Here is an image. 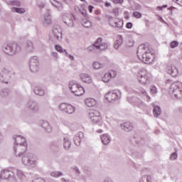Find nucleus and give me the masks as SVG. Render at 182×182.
Segmentation results:
<instances>
[{
  "label": "nucleus",
  "mask_w": 182,
  "mask_h": 182,
  "mask_svg": "<svg viewBox=\"0 0 182 182\" xmlns=\"http://www.w3.org/2000/svg\"><path fill=\"white\" fill-rule=\"evenodd\" d=\"M59 109L62 112L68 113V114H73V113H75L76 111V108L73 105L66 103H61L59 106Z\"/></svg>",
  "instance_id": "9b49d317"
},
{
  "label": "nucleus",
  "mask_w": 182,
  "mask_h": 182,
  "mask_svg": "<svg viewBox=\"0 0 182 182\" xmlns=\"http://www.w3.org/2000/svg\"><path fill=\"white\" fill-rule=\"evenodd\" d=\"M8 5H13V6H21V1L18 0H13L8 2Z\"/></svg>",
  "instance_id": "ea45409f"
},
{
  "label": "nucleus",
  "mask_w": 182,
  "mask_h": 182,
  "mask_svg": "<svg viewBox=\"0 0 182 182\" xmlns=\"http://www.w3.org/2000/svg\"><path fill=\"white\" fill-rule=\"evenodd\" d=\"M150 92L151 95H157V93H159V91L157 90V87L154 85H151L150 87Z\"/></svg>",
  "instance_id": "c03bdc74"
},
{
  "label": "nucleus",
  "mask_w": 182,
  "mask_h": 182,
  "mask_svg": "<svg viewBox=\"0 0 182 182\" xmlns=\"http://www.w3.org/2000/svg\"><path fill=\"white\" fill-rule=\"evenodd\" d=\"M9 95V90L8 89H4L0 92V96L1 97H6Z\"/></svg>",
  "instance_id": "a19ab883"
},
{
  "label": "nucleus",
  "mask_w": 182,
  "mask_h": 182,
  "mask_svg": "<svg viewBox=\"0 0 182 182\" xmlns=\"http://www.w3.org/2000/svg\"><path fill=\"white\" fill-rule=\"evenodd\" d=\"M51 177H54L55 178H58V177H62L63 176V172L62 171H53L50 173Z\"/></svg>",
  "instance_id": "e433bc0d"
},
{
  "label": "nucleus",
  "mask_w": 182,
  "mask_h": 182,
  "mask_svg": "<svg viewBox=\"0 0 182 182\" xmlns=\"http://www.w3.org/2000/svg\"><path fill=\"white\" fill-rule=\"evenodd\" d=\"M15 177V173L9 169H4L1 171L0 178L1 180H12Z\"/></svg>",
  "instance_id": "4468645a"
},
{
  "label": "nucleus",
  "mask_w": 182,
  "mask_h": 182,
  "mask_svg": "<svg viewBox=\"0 0 182 182\" xmlns=\"http://www.w3.org/2000/svg\"><path fill=\"white\" fill-rule=\"evenodd\" d=\"M22 50V48L18 43H10L3 47V52L8 56H15Z\"/></svg>",
  "instance_id": "7ed1b4c3"
},
{
  "label": "nucleus",
  "mask_w": 182,
  "mask_h": 182,
  "mask_svg": "<svg viewBox=\"0 0 182 182\" xmlns=\"http://www.w3.org/2000/svg\"><path fill=\"white\" fill-rule=\"evenodd\" d=\"M41 23L44 26H49L52 24V15H50V10L48 9L41 18Z\"/></svg>",
  "instance_id": "f8f14e48"
},
{
  "label": "nucleus",
  "mask_w": 182,
  "mask_h": 182,
  "mask_svg": "<svg viewBox=\"0 0 182 182\" xmlns=\"http://www.w3.org/2000/svg\"><path fill=\"white\" fill-rule=\"evenodd\" d=\"M63 143L64 149H65V150H69L70 149V146L72 144L70 142V138H69L68 136H64Z\"/></svg>",
  "instance_id": "bb28decb"
},
{
  "label": "nucleus",
  "mask_w": 182,
  "mask_h": 182,
  "mask_svg": "<svg viewBox=\"0 0 182 182\" xmlns=\"http://www.w3.org/2000/svg\"><path fill=\"white\" fill-rule=\"evenodd\" d=\"M68 87L71 93H73L75 96H83L85 95V88L75 80L70 81Z\"/></svg>",
  "instance_id": "423d86ee"
},
{
  "label": "nucleus",
  "mask_w": 182,
  "mask_h": 182,
  "mask_svg": "<svg viewBox=\"0 0 182 182\" xmlns=\"http://www.w3.org/2000/svg\"><path fill=\"white\" fill-rule=\"evenodd\" d=\"M52 56H53V58H56V59H58V58H59V55H58V53H56V52H53V53H52Z\"/></svg>",
  "instance_id": "bf43d9fd"
},
{
  "label": "nucleus",
  "mask_w": 182,
  "mask_h": 182,
  "mask_svg": "<svg viewBox=\"0 0 182 182\" xmlns=\"http://www.w3.org/2000/svg\"><path fill=\"white\" fill-rule=\"evenodd\" d=\"M37 6L38 8L43 9L45 6H46V3L45 1H40L37 2Z\"/></svg>",
  "instance_id": "a18cd8bd"
},
{
  "label": "nucleus",
  "mask_w": 182,
  "mask_h": 182,
  "mask_svg": "<svg viewBox=\"0 0 182 182\" xmlns=\"http://www.w3.org/2000/svg\"><path fill=\"white\" fill-rule=\"evenodd\" d=\"M95 48H96V46L95 45V43H93L87 48V50H89V52H92V50H93Z\"/></svg>",
  "instance_id": "864d4df0"
},
{
  "label": "nucleus",
  "mask_w": 182,
  "mask_h": 182,
  "mask_svg": "<svg viewBox=\"0 0 182 182\" xmlns=\"http://www.w3.org/2000/svg\"><path fill=\"white\" fill-rule=\"evenodd\" d=\"M137 80L141 85H149L151 81V74L144 69L140 70L137 74Z\"/></svg>",
  "instance_id": "39448f33"
},
{
  "label": "nucleus",
  "mask_w": 182,
  "mask_h": 182,
  "mask_svg": "<svg viewBox=\"0 0 182 182\" xmlns=\"http://www.w3.org/2000/svg\"><path fill=\"white\" fill-rule=\"evenodd\" d=\"M63 22L65 23L68 28H73L75 26V16L69 14H65L63 15L62 17Z\"/></svg>",
  "instance_id": "9d476101"
},
{
  "label": "nucleus",
  "mask_w": 182,
  "mask_h": 182,
  "mask_svg": "<svg viewBox=\"0 0 182 182\" xmlns=\"http://www.w3.org/2000/svg\"><path fill=\"white\" fill-rule=\"evenodd\" d=\"M55 49L57 52H59L60 53H66V50L63 49L60 45H55Z\"/></svg>",
  "instance_id": "4c0bfd02"
},
{
  "label": "nucleus",
  "mask_w": 182,
  "mask_h": 182,
  "mask_svg": "<svg viewBox=\"0 0 182 182\" xmlns=\"http://www.w3.org/2000/svg\"><path fill=\"white\" fill-rule=\"evenodd\" d=\"M11 12L14 14H19V15H22L26 12V9L23 8H18V7H12Z\"/></svg>",
  "instance_id": "7c9ffc66"
},
{
  "label": "nucleus",
  "mask_w": 182,
  "mask_h": 182,
  "mask_svg": "<svg viewBox=\"0 0 182 182\" xmlns=\"http://www.w3.org/2000/svg\"><path fill=\"white\" fill-rule=\"evenodd\" d=\"M82 141V139H80L79 137H77L76 135L74 137V143L76 144V146H79L80 144V142Z\"/></svg>",
  "instance_id": "49530a36"
},
{
  "label": "nucleus",
  "mask_w": 182,
  "mask_h": 182,
  "mask_svg": "<svg viewBox=\"0 0 182 182\" xmlns=\"http://www.w3.org/2000/svg\"><path fill=\"white\" fill-rule=\"evenodd\" d=\"M136 53L138 59L143 63H150L153 60V54L150 53L149 46L144 44L139 46Z\"/></svg>",
  "instance_id": "f257e3e1"
},
{
  "label": "nucleus",
  "mask_w": 182,
  "mask_h": 182,
  "mask_svg": "<svg viewBox=\"0 0 182 182\" xmlns=\"http://www.w3.org/2000/svg\"><path fill=\"white\" fill-rule=\"evenodd\" d=\"M114 4H123V0H113Z\"/></svg>",
  "instance_id": "052dcab7"
},
{
  "label": "nucleus",
  "mask_w": 182,
  "mask_h": 182,
  "mask_svg": "<svg viewBox=\"0 0 182 182\" xmlns=\"http://www.w3.org/2000/svg\"><path fill=\"white\" fill-rule=\"evenodd\" d=\"M121 127L124 132H132L133 130V124L131 122H124L121 124Z\"/></svg>",
  "instance_id": "a878e982"
},
{
  "label": "nucleus",
  "mask_w": 182,
  "mask_h": 182,
  "mask_svg": "<svg viewBox=\"0 0 182 182\" xmlns=\"http://www.w3.org/2000/svg\"><path fill=\"white\" fill-rule=\"evenodd\" d=\"M164 8H167V5H164L162 6H158V9H161V10L164 9Z\"/></svg>",
  "instance_id": "e2e57ef3"
},
{
  "label": "nucleus",
  "mask_w": 182,
  "mask_h": 182,
  "mask_svg": "<svg viewBox=\"0 0 182 182\" xmlns=\"http://www.w3.org/2000/svg\"><path fill=\"white\" fill-rule=\"evenodd\" d=\"M34 93L38 96H44L45 90H43V89H42L41 87H35Z\"/></svg>",
  "instance_id": "473e14b6"
},
{
  "label": "nucleus",
  "mask_w": 182,
  "mask_h": 182,
  "mask_svg": "<svg viewBox=\"0 0 182 182\" xmlns=\"http://www.w3.org/2000/svg\"><path fill=\"white\" fill-rule=\"evenodd\" d=\"M117 75V72L116 70H112L109 73H106L102 77V82L105 83H107V82L110 81L112 77H116Z\"/></svg>",
  "instance_id": "aec40b11"
},
{
  "label": "nucleus",
  "mask_w": 182,
  "mask_h": 182,
  "mask_svg": "<svg viewBox=\"0 0 182 182\" xmlns=\"http://www.w3.org/2000/svg\"><path fill=\"white\" fill-rule=\"evenodd\" d=\"M72 168L73 170L75 171V173H77V174H80V171L79 170V168H77V166H74Z\"/></svg>",
  "instance_id": "4d7b16f0"
},
{
  "label": "nucleus",
  "mask_w": 182,
  "mask_h": 182,
  "mask_svg": "<svg viewBox=\"0 0 182 182\" xmlns=\"http://www.w3.org/2000/svg\"><path fill=\"white\" fill-rule=\"evenodd\" d=\"M54 6H55V8H57V9H58V11H62V7L58 6H56V5H54Z\"/></svg>",
  "instance_id": "338daca9"
},
{
  "label": "nucleus",
  "mask_w": 182,
  "mask_h": 182,
  "mask_svg": "<svg viewBox=\"0 0 182 182\" xmlns=\"http://www.w3.org/2000/svg\"><path fill=\"white\" fill-rule=\"evenodd\" d=\"M170 93L175 99L182 98V82L180 81L175 82L171 84L170 88Z\"/></svg>",
  "instance_id": "20e7f679"
},
{
  "label": "nucleus",
  "mask_w": 182,
  "mask_h": 182,
  "mask_svg": "<svg viewBox=\"0 0 182 182\" xmlns=\"http://www.w3.org/2000/svg\"><path fill=\"white\" fill-rule=\"evenodd\" d=\"M136 9L137 11H140V10L141 9V5H137V6H136Z\"/></svg>",
  "instance_id": "0e129e2a"
},
{
  "label": "nucleus",
  "mask_w": 182,
  "mask_h": 182,
  "mask_svg": "<svg viewBox=\"0 0 182 182\" xmlns=\"http://www.w3.org/2000/svg\"><path fill=\"white\" fill-rule=\"evenodd\" d=\"M33 182H45V180L42 178H37L34 179Z\"/></svg>",
  "instance_id": "5fc2aeb1"
},
{
  "label": "nucleus",
  "mask_w": 182,
  "mask_h": 182,
  "mask_svg": "<svg viewBox=\"0 0 182 182\" xmlns=\"http://www.w3.org/2000/svg\"><path fill=\"white\" fill-rule=\"evenodd\" d=\"M61 181H62V182H68L69 181H68V180H66L65 178H61Z\"/></svg>",
  "instance_id": "774afa93"
},
{
  "label": "nucleus",
  "mask_w": 182,
  "mask_h": 182,
  "mask_svg": "<svg viewBox=\"0 0 182 182\" xmlns=\"http://www.w3.org/2000/svg\"><path fill=\"white\" fill-rule=\"evenodd\" d=\"M94 45L95 46V49H97V50H106V48H107V43L103 42L101 38L97 39L94 43Z\"/></svg>",
  "instance_id": "a211bd4d"
},
{
  "label": "nucleus",
  "mask_w": 182,
  "mask_h": 182,
  "mask_svg": "<svg viewBox=\"0 0 182 182\" xmlns=\"http://www.w3.org/2000/svg\"><path fill=\"white\" fill-rule=\"evenodd\" d=\"M154 117H159V114H161V109L159 106H154L153 109Z\"/></svg>",
  "instance_id": "f704fd0d"
},
{
  "label": "nucleus",
  "mask_w": 182,
  "mask_h": 182,
  "mask_svg": "<svg viewBox=\"0 0 182 182\" xmlns=\"http://www.w3.org/2000/svg\"><path fill=\"white\" fill-rule=\"evenodd\" d=\"M167 72L168 75H171L173 77H176L178 75V68L173 64L167 67Z\"/></svg>",
  "instance_id": "412c9836"
},
{
  "label": "nucleus",
  "mask_w": 182,
  "mask_h": 182,
  "mask_svg": "<svg viewBox=\"0 0 182 182\" xmlns=\"http://www.w3.org/2000/svg\"><path fill=\"white\" fill-rule=\"evenodd\" d=\"M120 99H122V92L117 90L109 91L105 95V100L109 103H114Z\"/></svg>",
  "instance_id": "6e6552de"
},
{
  "label": "nucleus",
  "mask_w": 182,
  "mask_h": 182,
  "mask_svg": "<svg viewBox=\"0 0 182 182\" xmlns=\"http://www.w3.org/2000/svg\"><path fill=\"white\" fill-rule=\"evenodd\" d=\"M81 23L84 28H90V26H92V22H90V21L87 20V18H82Z\"/></svg>",
  "instance_id": "c9c22d12"
},
{
  "label": "nucleus",
  "mask_w": 182,
  "mask_h": 182,
  "mask_svg": "<svg viewBox=\"0 0 182 182\" xmlns=\"http://www.w3.org/2000/svg\"><path fill=\"white\" fill-rule=\"evenodd\" d=\"M137 105H138V107H140V109H146V105H145V103L143 102H139V103L137 104Z\"/></svg>",
  "instance_id": "3c124183"
},
{
  "label": "nucleus",
  "mask_w": 182,
  "mask_h": 182,
  "mask_svg": "<svg viewBox=\"0 0 182 182\" xmlns=\"http://www.w3.org/2000/svg\"><path fill=\"white\" fill-rule=\"evenodd\" d=\"M105 68V63H99V61H94L92 63V68L95 70H100V69H103Z\"/></svg>",
  "instance_id": "c756f323"
},
{
  "label": "nucleus",
  "mask_w": 182,
  "mask_h": 182,
  "mask_svg": "<svg viewBox=\"0 0 182 182\" xmlns=\"http://www.w3.org/2000/svg\"><path fill=\"white\" fill-rule=\"evenodd\" d=\"M23 144L21 145H14V154L16 157H21L25 154V151L28 149V144H26V148L23 149Z\"/></svg>",
  "instance_id": "ddd939ff"
},
{
  "label": "nucleus",
  "mask_w": 182,
  "mask_h": 182,
  "mask_svg": "<svg viewBox=\"0 0 182 182\" xmlns=\"http://www.w3.org/2000/svg\"><path fill=\"white\" fill-rule=\"evenodd\" d=\"M122 45H123V37L122 36H118L114 42V49H119Z\"/></svg>",
  "instance_id": "cd10ccee"
},
{
  "label": "nucleus",
  "mask_w": 182,
  "mask_h": 182,
  "mask_svg": "<svg viewBox=\"0 0 182 182\" xmlns=\"http://www.w3.org/2000/svg\"><path fill=\"white\" fill-rule=\"evenodd\" d=\"M134 40H133V38H129L127 41L126 46L127 48H132V46H134Z\"/></svg>",
  "instance_id": "37998d69"
},
{
  "label": "nucleus",
  "mask_w": 182,
  "mask_h": 182,
  "mask_svg": "<svg viewBox=\"0 0 182 182\" xmlns=\"http://www.w3.org/2000/svg\"><path fill=\"white\" fill-rule=\"evenodd\" d=\"M41 126L47 133H52V130H53V129L52 128V126L48 121H45V120L41 121Z\"/></svg>",
  "instance_id": "5701e85b"
},
{
  "label": "nucleus",
  "mask_w": 182,
  "mask_h": 182,
  "mask_svg": "<svg viewBox=\"0 0 182 182\" xmlns=\"http://www.w3.org/2000/svg\"><path fill=\"white\" fill-rule=\"evenodd\" d=\"M26 50L29 53L33 52V50H35L33 43L31 41H28L26 44Z\"/></svg>",
  "instance_id": "2f4dec72"
},
{
  "label": "nucleus",
  "mask_w": 182,
  "mask_h": 182,
  "mask_svg": "<svg viewBox=\"0 0 182 182\" xmlns=\"http://www.w3.org/2000/svg\"><path fill=\"white\" fill-rule=\"evenodd\" d=\"M41 65L39 63V58L36 56H33L29 59V68L30 70L33 73L39 70V66Z\"/></svg>",
  "instance_id": "1a4fd4ad"
},
{
  "label": "nucleus",
  "mask_w": 182,
  "mask_h": 182,
  "mask_svg": "<svg viewBox=\"0 0 182 182\" xmlns=\"http://www.w3.org/2000/svg\"><path fill=\"white\" fill-rule=\"evenodd\" d=\"M65 56H66L67 58H70V60H75V57H73V55L69 54V53H68V51L65 52Z\"/></svg>",
  "instance_id": "603ef678"
},
{
  "label": "nucleus",
  "mask_w": 182,
  "mask_h": 182,
  "mask_svg": "<svg viewBox=\"0 0 182 182\" xmlns=\"http://www.w3.org/2000/svg\"><path fill=\"white\" fill-rule=\"evenodd\" d=\"M9 79H11V73L6 69H4L0 71V82L1 83H8Z\"/></svg>",
  "instance_id": "dca6fc26"
},
{
  "label": "nucleus",
  "mask_w": 182,
  "mask_h": 182,
  "mask_svg": "<svg viewBox=\"0 0 182 182\" xmlns=\"http://www.w3.org/2000/svg\"><path fill=\"white\" fill-rule=\"evenodd\" d=\"M52 33L58 41H62V28L59 26H55L53 28Z\"/></svg>",
  "instance_id": "6ab92c4d"
},
{
  "label": "nucleus",
  "mask_w": 182,
  "mask_h": 182,
  "mask_svg": "<svg viewBox=\"0 0 182 182\" xmlns=\"http://www.w3.org/2000/svg\"><path fill=\"white\" fill-rule=\"evenodd\" d=\"M139 182H153V178L151 176L145 175L140 178Z\"/></svg>",
  "instance_id": "72a5a7b5"
},
{
  "label": "nucleus",
  "mask_w": 182,
  "mask_h": 182,
  "mask_svg": "<svg viewBox=\"0 0 182 182\" xmlns=\"http://www.w3.org/2000/svg\"><path fill=\"white\" fill-rule=\"evenodd\" d=\"M112 6V4L110 3H107V2L105 3V6L107 8H109V6Z\"/></svg>",
  "instance_id": "69168bd1"
},
{
  "label": "nucleus",
  "mask_w": 182,
  "mask_h": 182,
  "mask_svg": "<svg viewBox=\"0 0 182 182\" xmlns=\"http://www.w3.org/2000/svg\"><path fill=\"white\" fill-rule=\"evenodd\" d=\"M140 93H141V95H142L143 96H144L146 97V101L150 102L151 97H149V95L147 93V92L146 91V90H141Z\"/></svg>",
  "instance_id": "58836bf2"
},
{
  "label": "nucleus",
  "mask_w": 182,
  "mask_h": 182,
  "mask_svg": "<svg viewBox=\"0 0 182 182\" xmlns=\"http://www.w3.org/2000/svg\"><path fill=\"white\" fill-rule=\"evenodd\" d=\"M16 174H17V176L18 177V178H20V180H25V174L23 173L22 171L17 170Z\"/></svg>",
  "instance_id": "79ce46f5"
},
{
  "label": "nucleus",
  "mask_w": 182,
  "mask_h": 182,
  "mask_svg": "<svg viewBox=\"0 0 182 182\" xmlns=\"http://www.w3.org/2000/svg\"><path fill=\"white\" fill-rule=\"evenodd\" d=\"M93 9H95V7L93 6H88V11H89V12H90V14H92V12H93Z\"/></svg>",
  "instance_id": "680f3d73"
},
{
  "label": "nucleus",
  "mask_w": 182,
  "mask_h": 182,
  "mask_svg": "<svg viewBox=\"0 0 182 182\" xmlns=\"http://www.w3.org/2000/svg\"><path fill=\"white\" fill-rule=\"evenodd\" d=\"M126 27L127 28V29H132V28H133V24L131 22L127 23Z\"/></svg>",
  "instance_id": "13d9d810"
},
{
  "label": "nucleus",
  "mask_w": 182,
  "mask_h": 182,
  "mask_svg": "<svg viewBox=\"0 0 182 182\" xmlns=\"http://www.w3.org/2000/svg\"><path fill=\"white\" fill-rule=\"evenodd\" d=\"M88 117L92 124H99V126H103V122H102V116L100 112L96 109H92L89 112Z\"/></svg>",
  "instance_id": "0eeeda50"
},
{
  "label": "nucleus",
  "mask_w": 182,
  "mask_h": 182,
  "mask_svg": "<svg viewBox=\"0 0 182 182\" xmlns=\"http://www.w3.org/2000/svg\"><path fill=\"white\" fill-rule=\"evenodd\" d=\"M100 139L102 143H103L105 146H107L110 143V141H112V138L110 137V135L107 134H104L101 135Z\"/></svg>",
  "instance_id": "393cba45"
},
{
  "label": "nucleus",
  "mask_w": 182,
  "mask_h": 182,
  "mask_svg": "<svg viewBox=\"0 0 182 182\" xmlns=\"http://www.w3.org/2000/svg\"><path fill=\"white\" fill-rule=\"evenodd\" d=\"M85 103L87 107H93V106H96V100L93 98H86L85 100Z\"/></svg>",
  "instance_id": "c85d7f7f"
},
{
  "label": "nucleus",
  "mask_w": 182,
  "mask_h": 182,
  "mask_svg": "<svg viewBox=\"0 0 182 182\" xmlns=\"http://www.w3.org/2000/svg\"><path fill=\"white\" fill-rule=\"evenodd\" d=\"M109 23L113 28H123V20L109 17Z\"/></svg>",
  "instance_id": "f3484780"
},
{
  "label": "nucleus",
  "mask_w": 182,
  "mask_h": 182,
  "mask_svg": "<svg viewBox=\"0 0 182 182\" xmlns=\"http://www.w3.org/2000/svg\"><path fill=\"white\" fill-rule=\"evenodd\" d=\"M133 16L134 18H136V19H140V18H141L142 15H141V13L135 11L133 13Z\"/></svg>",
  "instance_id": "de8ad7c7"
},
{
  "label": "nucleus",
  "mask_w": 182,
  "mask_h": 182,
  "mask_svg": "<svg viewBox=\"0 0 182 182\" xmlns=\"http://www.w3.org/2000/svg\"><path fill=\"white\" fill-rule=\"evenodd\" d=\"M13 139L14 146H19L21 144H23V150H25L26 144V139H25V137L21 135H14Z\"/></svg>",
  "instance_id": "2eb2a0df"
},
{
  "label": "nucleus",
  "mask_w": 182,
  "mask_h": 182,
  "mask_svg": "<svg viewBox=\"0 0 182 182\" xmlns=\"http://www.w3.org/2000/svg\"><path fill=\"white\" fill-rule=\"evenodd\" d=\"M27 107L31 113H38L39 112V105L34 102H28Z\"/></svg>",
  "instance_id": "4be33fe9"
},
{
  "label": "nucleus",
  "mask_w": 182,
  "mask_h": 182,
  "mask_svg": "<svg viewBox=\"0 0 182 182\" xmlns=\"http://www.w3.org/2000/svg\"><path fill=\"white\" fill-rule=\"evenodd\" d=\"M171 49H174V48H177L178 46V42L172 41L170 44Z\"/></svg>",
  "instance_id": "8fccbe9b"
},
{
  "label": "nucleus",
  "mask_w": 182,
  "mask_h": 182,
  "mask_svg": "<svg viewBox=\"0 0 182 182\" xmlns=\"http://www.w3.org/2000/svg\"><path fill=\"white\" fill-rule=\"evenodd\" d=\"M177 157H178L177 152H173L170 155V160H177Z\"/></svg>",
  "instance_id": "09e8293b"
},
{
  "label": "nucleus",
  "mask_w": 182,
  "mask_h": 182,
  "mask_svg": "<svg viewBox=\"0 0 182 182\" xmlns=\"http://www.w3.org/2000/svg\"><path fill=\"white\" fill-rule=\"evenodd\" d=\"M21 162L28 168H36L38 167V158L33 154L27 153L22 156Z\"/></svg>",
  "instance_id": "f03ea898"
},
{
  "label": "nucleus",
  "mask_w": 182,
  "mask_h": 182,
  "mask_svg": "<svg viewBox=\"0 0 182 182\" xmlns=\"http://www.w3.org/2000/svg\"><path fill=\"white\" fill-rule=\"evenodd\" d=\"M75 136L82 140V139H83V132H78Z\"/></svg>",
  "instance_id": "6e6d98bb"
},
{
  "label": "nucleus",
  "mask_w": 182,
  "mask_h": 182,
  "mask_svg": "<svg viewBox=\"0 0 182 182\" xmlns=\"http://www.w3.org/2000/svg\"><path fill=\"white\" fill-rule=\"evenodd\" d=\"M80 78L83 83L90 84L92 82H93L92 77L89 74L81 73L80 74Z\"/></svg>",
  "instance_id": "b1692460"
}]
</instances>
